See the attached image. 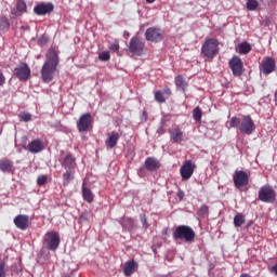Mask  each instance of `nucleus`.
I'll use <instances>...</instances> for the list:
<instances>
[{
    "instance_id": "nucleus-3",
    "label": "nucleus",
    "mask_w": 277,
    "mask_h": 277,
    "mask_svg": "<svg viewBox=\"0 0 277 277\" xmlns=\"http://www.w3.org/2000/svg\"><path fill=\"white\" fill-rule=\"evenodd\" d=\"M172 237L174 241H185L186 243H194L196 241V232L192 226L179 225L175 227Z\"/></svg>"
},
{
    "instance_id": "nucleus-43",
    "label": "nucleus",
    "mask_w": 277,
    "mask_h": 277,
    "mask_svg": "<svg viewBox=\"0 0 277 277\" xmlns=\"http://www.w3.org/2000/svg\"><path fill=\"white\" fill-rule=\"evenodd\" d=\"M162 94H164V96H172V90L170 88H164L162 91Z\"/></svg>"
},
{
    "instance_id": "nucleus-34",
    "label": "nucleus",
    "mask_w": 277,
    "mask_h": 277,
    "mask_svg": "<svg viewBox=\"0 0 277 277\" xmlns=\"http://www.w3.org/2000/svg\"><path fill=\"white\" fill-rule=\"evenodd\" d=\"M247 1V10L249 12H255V10L259 8V1L258 0H246Z\"/></svg>"
},
{
    "instance_id": "nucleus-6",
    "label": "nucleus",
    "mask_w": 277,
    "mask_h": 277,
    "mask_svg": "<svg viewBox=\"0 0 277 277\" xmlns=\"http://www.w3.org/2000/svg\"><path fill=\"white\" fill-rule=\"evenodd\" d=\"M60 234L57 232H48L43 237V246L52 252L60 248Z\"/></svg>"
},
{
    "instance_id": "nucleus-27",
    "label": "nucleus",
    "mask_w": 277,
    "mask_h": 277,
    "mask_svg": "<svg viewBox=\"0 0 277 277\" xmlns=\"http://www.w3.org/2000/svg\"><path fill=\"white\" fill-rule=\"evenodd\" d=\"M175 85L181 90V92H185V90H187V81H185L183 76L175 77Z\"/></svg>"
},
{
    "instance_id": "nucleus-28",
    "label": "nucleus",
    "mask_w": 277,
    "mask_h": 277,
    "mask_svg": "<svg viewBox=\"0 0 277 277\" xmlns=\"http://www.w3.org/2000/svg\"><path fill=\"white\" fill-rule=\"evenodd\" d=\"M238 49H239L240 55H248V53L252 51V45H250V43L245 41L238 45Z\"/></svg>"
},
{
    "instance_id": "nucleus-29",
    "label": "nucleus",
    "mask_w": 277,
    "mask_h": 277,
    "mask_svg": "<svg viewBox=\"0 0 277 277\" xmlns=\"http://www.w3.org/2000/svg\"><path fill=\"white\" fill-rule=\"evenodd\" d=\"M243 224H246V216H243L241 213H237L234 216V225L236 226V228H239L243 226Z\"/></svg>"
},
{
    "instance_id": "nucleus-8",
    "label": "nucleus",
    "mask_w": 277,
    "mask_h": 277,
    "mask_svg": "<svg viewBox=\"0 0 277 277\" xmlns=\"http://www.w3.org/2000/svg\"><path fill=\"white\" fill-rule=\"evenodd\" d=\"M228 66L234 77H241L243 75V61L238 55L233 56L228 61Z\"/></svg>"
},
{
    "instance_id": "nucleus-50",
    "label": "nucleus",
    "mask_w": 277,
    "mask_h": 277,
    "mask_svg": "<svg viewBox=\"0 0 277 277\" xmlns=\"http://www.w3.org/2000/svg\"><path fill=\"white\" fill-rule=\"evenodd\" d=\"M147 3H155V0H146Z\"/></svg>"
},
{
    "instance_id": "nucleus-22",
    "label": "nucleus",
    "mask_w": 277,
    "mask_h": 277,
    "mask_svg": "<svg viewBox=\"0 0 277 277\" xmlns=\"http://www.w3.org/2000/svg\"><path fill=\"white\" fill-rule=\"evenodd\" d=\"M135 267H137V264H135V260H130L126 262L123 265L124 276H131V274L135 272Z\"/></svg>"
},
{
    "instance_id": "nucleus-48",
    "label": "nucleus",
    "mask_w": 277,
    "mask_h": 277,
    "mask_svg": "<svg viewBox=\"0 0 277 277\" xmlns=\"http://www.w3.org/2000/svg\"><path fill=\"white\" fill-rule=\"evenodd\" d=\"M98 60H101V62H105V52L100 53Z\"/></svg>"
},
{
    "instance_id": "nucleus-15",
    "label": "nucleus",
    "mask_w": 277,
    "mask_h": 277,
    "mask_svg": "<svg viewBox=\"0 0 277 277\" xmlns=\"http://www.w3.org/2000/svg\"><path fill=\"white\" fill-rule=\"evenodd\" d=\"M274 70H276V61L273 57H265L260 65V71L263 75H272Z\"/></svg>"
},
{
    "instance_id": "nucleus-35",
    "label": "nucleus",
    "mask_w": 277,
    "mask_h": 277,
    "mask_svg": "<svg viewBox=\"0 0 277 277\" xmlns=\"http://www.w3.org/2000/svg\"><path fill=\"white\" fill-rule=\"evenodd\" d=\"M108 49L118 55L120 53V42L115 40L114 42L109 43Z\"/></svg>"
},
{
    "instance_id": "nucleus-12",
    "label": "nucleus",
    "mask_w": 277,
    "mask_h": 277,
    "mask_svg": "<svg viewBox=\"0 0 277 277\" xmlns=\"http://www.w3.org/2000/svg\"><path fill=\"white\" fill-rule=\"evenodd\" d=\"M233 179L234 185L237 189H240V187H246V185L250 183V175H248V173H246L243 170L235 171Z\"/></svg>"
},
{
    "instance_id": "nucleus-39",
    "label": "nucleus",
    "mask_w": 277,
    "mask_h": 277,
    "mask_svg": "<svg viewBox=\"0 0 277 277\" xmlns=\"http://www.w3.org/2000/svg\"><path fill=\"white\" fill-rule=\"evenodd\" d=\"M140 220H141V224L143 226V228H145V230L148 228V219H146V214H140Z\"/></svg>"
},
{
    "instance_id": "nucleus-46",
    "label": "nucleus",
    "mask_w": 277,
    "mask_h": 277,
    "mask_svg": "<svg viewBox=\"0 0 277 277\" xmlns=\"http://www.w3.org/2000/svg\"><path fill=\"white\" fill-rule=\"evenodd\" d=\"M109 60H111V54L108 51H106L105 52V62H109Z\"/></svg>"
},
{
    "instance_id": "nucleus-40",
    "label": "nucleus",
    "mask_w": 277,
    "mask_h": 277,
    "mask_svg": "<svg viewBox=\"0 0 277 277\" xmlns=\"http://www.w3.org/2000/svg\"><path fill=\"white\" fill-rule=\"evenodd\" d=\"M47 183V176L45 175H40L38 179H37V185H39L40 187L42 185H44Z\"/></svg>"
},
{
    "instance_id": "nucleus-31",
    "label": "nucleus",
    "mask_w": 277,
    "mask_h": 277,
    "mask_svg": "<svg viewBox=\"0 0 277 277\" xmlns=\"http://www.w3.org/2000/svg\"><path fill=\"white\" fill-rule=\"evenodd\" d=\"M10 29V19L6 16H0V31H8Z\"/></svg>"
},
{
    "instance_id": "nucleus-14",
    "label": "nucleus",
    "mask_w": 277,
    "mask_h": 277,
    "mask_svg": "<svg viewBox=\"0 0 277 277\" xmlns=\"http://www.w3.org/2000/svg\"><path fill=\"white\" fill-rule=\"evenodd\" d=\"M62 168L65 170H75L77 166V158L72 154H66L64 156V151H62V158L60 159Z\"/></svg>"
},
{
    "instance_id": "nucleus-11",
    "label": "nucleus",
    "mask_w": 277,
    "mask_h": 277,
    "mask_svg": "<svg viewBox=\"0 0 277 277\" xmlns=\"http://www.w3.org/2000/svg\"><path fill=\"white\" fill-rule=\"evenodd\" d=\"M13 75L19 80V81H27L29 77H31V69L29 68V65L26 63H21L13 71Z\"/></svg>"
},
{
    "instance_id": "nucleus-17",
    "label": "nucleus",
    "mask_w": 277,
    "mask_h": 277,
    "mask_svg": "<svg viewBox=\"0 0 277 277\" xmlns=\"http://www.w3.org/2000/svg\"><path fill=\"white\" fill-rule=\"evenodd\" d=\"M53 3L48 2V3H39L34 8V12L35 14H37V16H45V14H51V12H53Z\"/></svg>"
},
{
    "instance_id": "nucleus-37",
    "label": "nucleus",
    "mask_w": 277,
    "mask_h": 277,
    "mask_svg": "<svg viewBox=\"0 0 277 277\" xmlns=\"http://www.w3.org/2000/svg\"><path fill=\"white\" fill-rule=\"evenodd\" d=\"M155 101L157 102V103H166V97L163 96V92H161V91H156L155 92Z\"/></svg>"
},
{
    "instance_id": "nucleus-16",
    "label": "nucleus",
    "mask_w": 277,
    "mask_h": 277,
    "mask_svg": "<svg viewBox=\"0 0 277 277\" xmlns=\"http://www.w3.org/2000/svg\"><path fill=\"white\" fill-rule=\"evenodd\" d=\"M44 141L42 138H35L27 145V150L32 155H38V153H42L44 150Z\"/></svg>"
},
{
    "instance_id": "nucleus-5",
    "label": "nucleus",
    "mask_w": 277,
    "mask_h": 277,
    "mask_svg": "<svg viewBox=\"0 0 277 277\" xmlns=\"http://www.w3.org/2000/svg\"><path fill=\"white\" fill-rule=\"evenodd\" d=\"M258 199L266 205H274L276 202V190L269 184L264 185L258 193Z\"/></svg>"
},
{
    "instance_id": "nucleus-19",
    "label": "nucleus",
    "mask_w": 277,
    "mask_h": 277,
    "mask_svg": "<svg viewBox=\"0 0 277 277\" xmlns=\"http://www.w3.org/2000/svg\"><path fill=\"white\" fill-rule=\"evenodd\" d=\"M169 134L171 137V142L174 144H181L183 142V130H181V127L173 124L172 128L169 130Z\"/></svg>"
},
{
    "instance_id": "nucleus-21",
    "label": "nucleus",
    "mask_w": 277,
    "mask_h": 277,
    "mask_svg": "<svg viewBox=\"0 0 277 277\" xmlns=\"http://www.w3.org/2000/svg\"><path fill=\"white\" fill-rule=\"evenodd\" d=\"M118 140H120V133L116 131L108 133L106 138V147L108 149L116 148V144H118Z\"/></svg>"
},
{
    "instance_id": "nucleus-9",
    "label": "nucleus",
    "mask_w": 277,
    "mask_h": 277,
    "mask_svg": "<svg viewBox=\"0 0 277 277\" xmlns=\"http://www.w3.org/2000/svg\"><path fill=\"white\" fill-rule=\"evenodd\" d=\"M145 39L147 42H161L163 40V31L159 27H149L145 31Z\"/></svg>"
},
{
    "instance_id": "nucleus-25",
    "label": "nucleus",
    "mask_w": 277,
    "mask_h": 277,
    "mask_svg": "<svg viewBox=\"0 0 277 277\" xmlns=\"http://www.w3.org/2000/svg\"><path fill=\"white\" fill-rule=\"evenodd\" d=\"M121 226L126 228V230H131L135 228V221L131 217H123L121 219Z\"/></svg>"
},
{
    "instance_id": "nucleus-23",
    "label": "nucleus",
    "mask_w": 277,
    "mask_h": 277,
    "mask_svg": "<svg viewBox=\"0 0 277 277\" xmlns=\"http://www.w3.org/2000/svg\"><path fill=\"white\" fill-rule=\"evenodd\" d=\"M75 180V169H66L63 173V185H70V181Z\"/></svg>"
},
{
    "instance_id": "nucleus-1",
    "label": "nucleus",
    "mask_w": 277,
    "mask_h": 277,
    "mask_svg": "<svg viewBox=\"0 0 277 277\" xmlns=\"http://www.w3.org/2000/svg\"><path fill=\"white\" fill-rule=\"evenodd\" d=\"M58 64L60 57L57 55V50L51 48L45 55V62L41 68V78L44 83H51V81L55 79Z\"/></svg>"
},
{
    "instance_id": "nucleus-42",
    "label": "nucleus",
    "mask_w": 277,
    "mask_h": 277,
    "mask_svg": "<svg viewBox=\"0 0 277 277\" xmlns=\"http://www.w3.org/2000/svg\"><path fill=\"white\" fill-rule=\"evenodd\" d=\"M163 133H166V126L160 124L159 128L157 129V134L163 135Z\"/></svg>"
},
{
    "instance_id": "nucleus-24",
    "label": "nucleus",
    "mask_w": 277,
    "mask_h": 277,
    "mask_svg": "<svg viewBox=\"0 0 277 277\" xmlns=\"http://www.w3.org/2000/svg\"><path fill=\"white\" fill-rule=\"evenodd\" d=\"M14 168V162L10 159H2L0 160V171L1 172H12Z\"/></svg>"
},
{
    "instance_id": "nucleus-4",
    "label": "nucleus",
    "mask_w": 277,
    "mask_h": 277,
    "mask_svg": "<svg viewBox=\"0 0 277 277\" xmlns=\"http://www.w3.org/2000/svg\"><path fill=\"white\" fill-rule=\"evenodd\" d=\"M219 44L216 39H207L201 47L202 55L208 60H213L220 53Z\"/></svg>"
},
{
    "instance_id": "nucleus-32",
    "label": "nucleus",
    "mask_w": 277,
    "mask_h": 277,
    "mask_svg": "<svg viewBox=\"0 0 277 277\" xmlns=\"http://www.w3.org/2000/svg\"><path fill=\"white\" fill-rule=\"evenodd\" d=\"M193 118H194L195 122H201L202 121V109H200L199 106H197L193 110Z\"/></svg>"
},
{
    "instance_id": "nucleus-52",
    "label": "nucleus",
    "mask_w": 277,
    "mask_h": 277,
    "mask_svg": "<svg viewBox=\"0 0 277 277\" xmlns=\"http://www.w3.org/2000/svg\"><path fill=\"white\" fill-rule=\"evenodd\" d=\"M22 29H25V26H22Z\"/></svg>"
},
{
    "instance_id": "nucleus-33",
    "label": "nucleus",
    "mask_w": 277,
    "mask_h": 277,
    "mask_svg": "<svg viewBox=\"0 0 277 277\" xmlns=\"http://www.w3.org/2000/svg\"><path fill=\"white\" fill-rule=\"evenodd\" d=\"M197 215L198 217H207L209 215V206L202 205L198 210H197Z\"/></svg>"
},
{
    "instance_id": "nucleus-18",
    "label": "nucleus",
    "mask_w": 277,
    "mask_h": 277,
    "mask_svg": "<svg viewBox=\"0 0 277 277\" xmlns=\"http://www.w3.org/2000/svg\"><path fill=\"white\" fill-rule=\"evenodd\" d=\"M13 222L19 230H27L29 228V215L27 214L16 215Z\"/></svg>"
},
{
    "instance_id": "nucleus-20",
    "label": "nucleus",
    "mask_w": 277,
    "mask_h": 277,
    "mask_svg": "<svg viewBox=\"0 0 277 277\" xmlns=\"http://www.w3.org/2000/svg\"><path fill=\"white\" fill-rule=\"evenodd\" d=\"M145 168L148 170V172H157V170L161 168V162H159L157 158L147 157L145 160Z\"/></svg>"
},
{
    "instance_id": "nucleus-47",
    "label": "nucleus",
    "mask_w": 277,
    "mask_h": 277,
    "mask_svg": "<svg viewBox=\"0 0 277 277\" xmlns=\"http://www.w3.org/2000/svg\"><path fill=\"white\" fill-rule=\"evenodd\" d=\"M5 83V76L3 74H0V85H3Z\"/></svg>"
},
{
    "instance_id": "nucleus-2",
    "label": "nucleus",
    "mask_w": 277,
    "mask_h": 277,
    "mask_svg": "<svg viewBox=\"0 0 277 277\" xmlns=\"http://www.w3.org/2000/svg\"><path fill=\"white\" fill-rule=\"evenodd\" d=\"M229 127L232 129H238L241 135H252V133L256 131V126L250 115H243L241 119L238 117H232L229 120Z\"/></svg>"
},
{
    "instance_id": "nucleus-10",
    "label": "nucleus",
    "mask_w": 277,
    "mask_h": 277,
    "mask_svg": "<svg viewBox=\"0 0 277 277\" xmlns=\"http://www.w3.org/2000/svg\"><path fill=\"white\" fill-rule=\"evenodd\" d=\"M194 170H196V164L192 160H185L180 168V174L182 181H189L194 176Z\"/></svg>"
},
{
    "instance_id": "nucleus-51",
    "label": "nucleus",
    "mask_w": 277,
    "mask_h": 277,
    "mask_svg": "<svg viewBox=\"0 0 277 277\" xmlns=\"http://www.w3.org/2000/svg\"><path fill=\"white\" fill-rule=\"evenodd\" d=\"M143 170H144V168H141L138 172L142 173Z\"/></svg>"
},
{
    "instance_id": "nucleus-45",
    "label": "nucleus",
    "mask_w": 277,
    "mask_h": 277,
    "mask_svg": "<svg viewBox=\"0 0 277 277\" xmlns=\"http://www.w3.org/2000/svg\"><path fill=\"white\" fill-rule=\"evenodd\" d=\"M80 221L81 222H88V213H82L81 215H80Z\"/></svg>"
},
{
    "instance_id": "nucleus-36",
    "label": "nucleus",
    "mask_w": 277,
    "mask_h": 277,
    "mask_svg": "<svg viewBox=\"0 0 277 277\" xmlns=\"http://www.w3.org/2000/svg\"><path fill=\"white\" fill-rule=\"evenodd\" d=\"M0 277H8V268L5 267V261L0 258Z\"/></svg>"
},
{
    "instance_id": "nucleus-49",
    "label": "nucleus",
    "mask_w": 277,
    "mask_h": 277,
    "mask_svg": "<svg viewBox=\"0 0 277 277\" xmlns=\"http://www.w3.org/2000/svg\"><path fill=\"white\" fill-rule=\"evenodd\" d=\"M129 36H131V34H129V31L126 30L123 32V38H126V40H127V39H129Z\"/></svg>"
},
{
    "instance_id": "nucleus-13",
    "label": "nucleus",
    "mask_w": 277,
    "mask_h": 277,
    "mask_svg": "<svg viewBox=\"0 0 277 277\" xmlns=\"http://www.w3.org/2000/svg\"><path fill=\"white\" fill-rule=\"evenodd\" d=\"M129 51L133 55H142L144 53V43L140 37H132L129 44Z\"/></svg>"
},
{
    "instance_id": "nucleus-7",
    "label": "nucleus",
    "mask_w": 277,
    "mask_h": 277,
    "mask_svg": "<svg viewBox=\"0 0 277 277\" xmlns=\"http://www.w3.org/2000/svg\"><path fill=\"white\" fill-rule=\"evenodd\" d=\"M92 124H94V119H92V115L90 113H87L78 119L77 129L80 133H85V131H90V129H92Z\"/></svg>"
},
{
    "instance_id": "nucleus-30",
    "label": "nucleus",
    "mask_w": 277,
    "mask_h": 277,
    "mask_svg": "<svg viewBox=\"0 0 277 277\" xmlns=\"http://www.w3.org/2000/svg\"><path fill=\"white\" fill-rule=\"evenodd\" d=\"M17 12L15 13V16H21V14H25L27 12V4L23 0L17 1Z\"/></svg>"
},
{
    "instance_id": "nucleus-44",
    "label": "nucleus",
    "mask_w": 277,
    "mask_h": 277,
    "mask_svg": "<svg viewBox=\"0 0 277 277\" xmlns=\"http://www.w3.org/2000/svg\"><path fill=\"white\" fill-rule=\"evenodd\" d=\"M177 198H179V200H183V198H185V192L179 189V192H177Z\"/></svg>"
},
{
    "instance_id": "nucleus-38",
    "label": "nucleus",
    "mask_w": 277,
    "mask_h": 277,
    "mask_svg": "<svg viewBox=\"0 0 277 277\" xmlns=\"http://www.w3.org/2000/svg\"><path fill=\"white\" fill-rule=\"evenodd\" d=\"M19 120H21V122H29V120H31V114H29V113H22L19 115Z\"/></svg>"
},
{
    "instance_id": "nucleus-26",
    "label": "nucleus",
    "mask_w": 277,
    "mask_h": 277,
    "mask_svg": "<svg viewBox=\"0 0 277 277\" xmlns=\"http://www.w3.org/2000/svg\"><path fill=\"white\" fill-rule=\"evenodd\" d=\"M82 196L87 202H92L94 200V194L88 187H85V183L82 184Z\"/></svg>"
},
{
    "instance_id": "nucleus-41",
    "label": "nucleus",
    "mask_w": 277,
    "mask_h": 277,
    "mask_svg": "<svg viewBox=\"0 0 277 277\" xmlns=\"http://www.w3.org/2000/svg\"><path fill=\"white\" fill-rule=\"evenodd\" d=\"M170 119H171L170 115H163L162 118H161V120H160V124H162L163 127H166V123H167V122H170Z\"/></svg>"
}]
</instances>
